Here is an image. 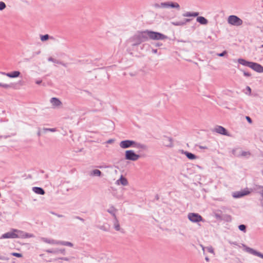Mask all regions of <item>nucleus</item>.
I'll return each mask as SVG.
<instances>
[{
  "label": "nucleus",
  "mask_w": 263,
  "mask_h": 263,
  "mask_svg": "<svg viewBox=\"0 0 263 263\" xmlns=\"http://www.w3.org/2000/svg\"><path fill=\"white\" fill-rule=\"evenodd\" d=\"M167 39V36L162 33L153 31L146 30L143 31H138L129 39L132 42V46H136L142 42L148 41V39L153 40H163Z\"/></svg>",
  "instance_id": "obj_1"
},
{
  "label": "nucleus",
  "mask_w": 263,
  "mask_h": 263,
  "mask_svg": "<svg viewBox=\"0 0 263 263\" xmlns=\"http://www.w3.org/2000/svg\"><path fill=\"white\" fill-rule=\"evenodd\" d=\"M238 63L243 66L248 67L258 73L263 72V66L256 62L249 61L242 58L238 59Z\"/></svg>",
  "instance_id": "obj_2"
},
{
  "label": "nucleus",
  "mask_w": 263,
  "mask_h": 263,
  "mask_svg": "<svg viewBox=\"0 0 263 263\" xmlns=\"http://www.w3.org/2000/svg\"><path fill=\"white\" fill-rule=\"evenodd\" d=\"M119 145L121 148L123 149L128 148L130 147L141 148L143 150H146L147 149V146L146 145L130 140H125L121 141L120 142Z\"/></svg>",
  "instance_id": "obj_3"
},
{
  "label": "nucleus",
  "mask_w": 263,
  "mask_h": 263,
  "mask_svg": "<svg viewBox=\"0 0 263 263\" xmlns=\"http://www.w3.org/2000/svg\"><path fill=\"white\" fill-rule=\"evenodd\" d=\"M228 23L233 26H239L242 24L243 21L238 16L231 15L228 18Z\"/></svg>",
  "instance_id": "obj_4"
},
{
  "label": "nucleus",
  "mask_w": 263,
  "mask_h": 263,
  "mask_svg": "<svg viewBox=\"0 0 263 263\" xmlns=\"http://www.w3.org/2000/svg\"><path fill=\"white\" fill-rule=\"evenodd\" d=\"M253 191L252 189H250V190L248 188H246L240 191H236L232 193V197L234 198H240L245 196L249 195L251 192Z\"/></svg>",
  "instance_id": "obj_5"
},
{
  "label": "nucleus",
  "mask_w": 263,
  "mask_h": 263,
  "mask_svg": "<svg viewBox=\"0 0 263 263\" xmlns=\"http://www.w3.org/2000/svg\"><path fill=\"white\" fill-rule=\"evenodd\" d=\"M140 158V156L136 154L133 150H127L125 153L126 160L135 161Z\"/></svg>",
  "instance_id": "obj_6"
},
{
  "label": "nucleus",
  "mask_w": 263,
  "mask_h": 263,
  "mask_svg": "<svg viewBox=\"0 0 263 263\" xmlns=\"http://www.w3.org/2000/svg\"><path fill=\"white\" fill-rule=\"evenodd\" d=\"M241 245L242 247L243 250L245 251L263 259V253L259 251H257V250H254L251 248L249 247L245 244L241 243Z\"/></svg>",
  "instance_id": "obj_7"
},
{
  "label": "nucleus",
  "mask_w": 263,
  "mask_h": 263,
  "mask_svg": "<svg viewBox=\"0 0 263 263\" xmlns=\"http://www.w3.org/2000/svg\"><path fill=\"white\" fill-rule=\"evenodd\" d=\"M14 232H15V238H32L34 237V236L32 234L26 233L24 231L19 230L17 229L14 230Z\"/></svg>",
  "instance_id": "obj_8"
},
{
  "label": "nucleus",
  "mask_w": 263,
  "mask_h": 263,
  "mask_svg": "<svg viewBox=\"0 0 263 263\" xmlns=\"http://www.w3.org/2000/svg\"><path fill=\"white\" fill-rule=\"evenodd\" d=\"M213 132H216L223 136H229L230 134L228 130L224 127L220 125H216L212 130Z\"/></svg>",
  "instance_id": "obj_9"
},
{
  "label": "nucleus",
  "mask_w": 263,
  "mask_h": 263,
  "mask_svg": "<svg viewBox=\"0 0 263 263\" xmlns=\"http://www.w3.org/2000/svg\"><path fill=\"white\" fill-rule=\"evenodd\" d=\"M15 229H12V230L10 232H7L2 235L0 237V239H5V238H15V232H14Z\"/></svg>",
  "instance_id": "obj_10"
},
{
  "label": "nucleus",
  "mask_w": 263,
  "mask_h": 263,
  "mask_svg": "<svg viewBox=\"0 0 263 263\" xmlns=\"http://www.w3.org/2000/svg\"><path fill=\"white\" fill-rule=\"evenodd\" d=\"M163 144L167 147H171L173 145V139L172 138L169 137L164 136L163 139Z\"/></svg>",
  "instance_id": "obj_11"
},
{
  "label": "nucleus",
  "mask_w": 263,
  "mask_h": 263,
  "mask_svg": "<svg viewBox=\"0 0 263 263\" xmlns=\"http://www.w3.org/2000/svg\"><path fill=\"white\" fill-rule=\"evenodd\" d=\"M45 251L49 253H53V254H55L61 253L63 255H65L66 253V250H65V249H64V248L61 249H55V250L48 249V250H46Z\"/></svg>",
  "instance_id": "obj_12"
},
{
  "label": "nucleus",
  "mask_w": 263,
  "mask_h": 263,
  "mask_svg": "<svg viewBox=\"0 0 263 263\" xmlns=\"http://www.w3.org/2000/svg\"><path fill=\"white\" fill-rule=\"evenodd\" d=\"M2 73L3 74L7 76V77H8L9 78H12L18 77L21 74L20 72L18 71H14L12 72H9V73L2 72Z\"/></svg>",
  "instance_id": "obj_13"
},
{
  "label": "nucleus",
  "mask_w": 263,
  "mask_h": 263,
  "mask_svg": "<svg viewBox=\"0 0 263 263\" xmlns=\"http://www.w3.org/2000/svg\"><path fill=\"white\" fill-rule=\"evenodd\" d=\"M128 182L127 179L126 178L124 177L122 175H121V176L120 177L119 179H118L116 181V184H117L118 185L121 184L124 186L127 185L128 184Z\"/></svg>",
  "instance_id": "obj_14"
},
{
  "label": "nucleus",
  "mask_w": 263,
  "mask_h": 263,
  "mask_svg": "<svg viewBox=\"0 0 263 263\" xmlns=\"http://www.w3.org/2000/svg\"><path fill=\"white\" fill-rule=\"evenodd\" d=\"M50 103L52 104V105L55 107H58L62 105L61 101L57 98H52L50 100Z\"/></svg>",
  "instance_id": "obj_15"
},
{
  "label": "nucleus",
  "mask_w": 263,
  "mask_h": 263,
  "mask_svg": "<svg viewBox=\"0 0 263 263\" xmlns=\"http://www.w3.org/2000/svg\"><path fill=\"white\" fill-rule=\"evenodd\" d=\"M175 8L178 10H179L180 9V5L178 3L173 2H167V8Z\"/></svg>",
  "instance_id": "obj_16"
},
{
  "label": "nucleus",
  "mask_w": 263,
  "mask_h": 263,
  "mask_svg": "<svg viewBox=\"0 0 263 263\" xmlns=\"http://www.w3.org/2000/svg\"><path fill=\"white\" fill-rule=\"evenodd\" d=\"M188 218L192 222H197V213H190Z\"/></svg>",
  "instance_id": "obj_17"
},
{
  "label": "nucleus",
  "mask_w": 263,
  "mask_h": 263,
  "mask_svg": "<svg viewBox=\"0 0 263 263\" xmlns=\"http://www.w3.org/2000/svg\"><path fill=\"white\" fill-rule=\"evenodd\" d=\"M41 240L44 242L52 244V245H58V240H55L53 239H48L45 237H42L41 238Z\"/></svg>",
  "instance_id": "obj_18"
},
{
  "label": "nucleus",
  "mask_w": 263,
  "mask_h": 263,
  "mask_svg": "<svg viewBox=\"0 0 263 263\" xmlns=\"http://www.w3.org/2000/svg\"><path fill=\"white\" fill-rule=\"evenodd\" d=\"M32 191L36 194L41 195H44L45 193V191L40 187H33L32 188Z\"/></svg>",
  "instance_id": "obj_19"
},
{
  "label": "nucleus",
  "mask_w": 263,
  "mask_h": 263,
  "mask_svg": "<svg viewBox=\"0 0 263 263\" xmlns=\"http://www.w3.org/2000/svg\"><path fill=\"white\" fill-rule=\"evenodd\" d=\"M232 220V217L229 214H222L221 217V221H224L227 222H230Z\"/></svg>",
  "instance_id": "obj_20"
},
{
  "label": "nucleus",
  "mask_w": 263,
  "mask_h": 263,
  "mask_svg": "<svg viewBox=\"0 0 263 263\" xmlns=\"http://www.w3.org/2000/svg\"><path fill=\"white\" fill-rule=\"evenodd\" d=\"M208 20L203 16H198V23L201 25H206L208 24Z\"/></svg>",
  "instance_id": "obj_21"
},
{
  "label": "nucleus",
  "mask_w": 263,
  "mask_h": 263,
  "mask_svg": "<svg viewBox=\"0 0 263 263\" xmlns=\"http://www.w3.org/2000/svg\"><path fill=\"white\" fill-rule=\"evenodd\" d=\"M182 153L185 154V156L190 160H193L196 158V156L191 153L188 152L187 151H182Z\"/></svg>",
  "instance_id": "obj_22"
},
{
  "label": "nucleus",
  "mask_w": 263,
  "mask_h": 263,
  "mask_svg": "<svg viewBox=\"0 0 263 263\" xmlns=\"http://www.w3.org/2000/svg\"><path fill=\"white\" fill-rule=\"evenodd\" d=\"M154 6L156 8H167V2L161 3L160 4L156 3Z\"/></svg>",
  "instance_id": "obj_23"
},
{
  "label": "nucleus",
  "mask_w": 263,
  "mask_h": 263,
  "mask_svg": "<svg viewBox=\"0 0 263 263\" xmlns=\"http://www.w3.org/2000/svg\"><path fill=\"white\" fill-rule=\"evenodd\" d=\"M182 16L184 17H196L197 16V12H186L182 14Z\"/></svg>",
  "instance_id": "obj_24"
},
{
  "label": "nucleus",
  "mask_w": 263,
  "mask_h": 263,
  "mask_svg": "<svg viewBox=\"0 0 263 263\" xmlns=\"http://www.w3.org/2000/svg\"><path fill=\"white\" fill-rule=\"evenodd\" d=\"M58 245L68 246L70 247H72L73 246V243L70 242L61 240H58Z\"/></svg>",
  "instance_id": "obj_25"
},
{
  "label": "nucleus",
  "mask_w": 263,
  "mask_h": 263,
  "mask_svg": "<svg viewBox=\"0 0 263 263\" xmlns=\"http://www.w3.org/2000/svg\"><path fill=\"white\" fill-rule=\"evenodd\" d=\"M98 228L101 230L108 232L109 231L110 226L108 224H104L102 226H98Z\"/></svg>",
  "instance_id": "obj_26"
},
{
  "label": "nucleus",
  "mask_w": 263,
  "mask_h": 263,
  "mask_svg": "<svg viewBox=\"0 0 263 263\" xmlns=\"http://www.w3.org/2000/svg\"><path fill=\"white\" fill-rule=\"evenodd\" d=\"M48 61L49 62H52L57 63V64H61V65H63L64 66H66L65 64H64V63H62V62L58 61L52 57H49L48 59Z\"/></svg>",
  "instance_id": "obj_27"
},
{
  "label": "nucleus",
  "mask_w": 263,
  "mask_h": 263,
  "mask_svg": "<svg viewBox=\"0 0 263 263\" xmlns=\"http://www.w3.org/2000/svg\"><path fill=\"white\" fill-rule=\"evenodd\" d=\"M115 221H114V228L116 231H120V226L119 222V221L118 220L117 217L115 218Z\"/></svg>",
  "instance_id": "obj_28"
},
{
  "label": "nucleus",
  "mask_w": 263,
  "mask_h": 263,
  "mask_svg": "<svg viewBox=\"0 0 263 263\" xmlns=\"http://www.w3.org/2000/svg\"><path fill=\"white\" fill-rule=\"evenodd\" d=\"M90 175L91 176H101L102 175V172L97 169L93 170L91 172Z\"/></svg>",
  "instance_id": "obj_29"
},
{
  "label": "nucleus",
  "mask_w": 263,
  "mask_h": 263,
  "mask_svg": "<svg viewBox=\"0 0 263 263\" xmlns=\"http://www.w3.org/2000/svg\"><path fill=\"white\" fill-rule=\"evenodd\" d=\"M238 228L240 231H242L243 233H246L247 232V226L245 224H241L238 226Z\"/></svg>",
  "instance_id": "obj_30"
},
{
  "label": "nucleus",
  "mask_w": 263,
  "mask_h": 263,
  "mask_svg": "<svg viewBox=\"0 0 263 263\" xmlns=\"http://www.w3.org/2000/svg\"><path fill=\"white\" fill-rule=\"evenodd\" d=\"M251 153L250 152H245L242 151H239V157H245L247 155H250Z\"/></svg>",
  "instance_id": "obj_31"
},
{
  "label": "nucleus",
  "mask_w": 263,
  "mask_h": 263,
  "mask_svg": "<svg viewBox=\"0 0 263 263\" xmlns=\"http://www.w3.org/2000/svg\"><path fill=\"white\" fill-rule=\"evenodd\" d=\"M115 211L116 209L113 206L107 210V212L111 214L114 216V218L117 217L115 213Z\"/></svg>",
  "instance_id": "obj_32"
},
{
  "label": "nucleus",
  "mask_w": 263,
  "mask_h": 263,
  "mask_svg": "<svg viewBox=\"0 0 263 263\" xmlns=\"http://www.w3.org/2000/svg\"><path fill=\"white\" fill-rule=\"evenodd\" d=\"M191 21V19H190V18H185L183 22H177L175 24L176 25H183Z\"/></svg>",
  "instance_id": "obj_33"
},
{
  "label": "nucleus",
  "mask_w": 263,
  "mask_h": 263,
  "mask_svg": "<svg viewBox=\"0 0 263 263\" xmlns=\"http://www.w3.org/2000/svg\"><path fill=\"white\" fill-rule=\"evenodd\" d=\"M50 37L52 38V37H50L48 34H45L41 35V40L43 42L46 41L48 40Z\"/></svg>",
  "instance_id": "obj_34"
},
{
  "label": "nucleus",
  "mask_w": 263,
  "mask_h": 263,
  "mask_svg": "<svg viewBox=\"0 0 263 263\" xmlns=\"http://www.w3.org/2000/svg\"><path fill=\"white\" fill-rule=\"evenodd\" d=\"M216 55L220 57H228V51L227 50H224L221 53H217Z\"/></svg>",
  "instance_id": "obj_35"
},
{
  "label": "nucleus",
  "mask_w": 263,
  "mask_h": 263,
  "mask_svg": "<svg viewBox=\"0 0 263 263\" xmlns=\"http://www.w3.org/2000/svg\"><path fill=\"white\" fill-rule=\"evenodd\" d=\"M214 217L216 218V219L219 221H221V217H222V215L220 214H219L218 213H214Z\"/></svg>",
  "instance_id": "obj_36"
},
{
  "label": "nucleus",
  "mask_w": 263,
  "mask_h": 263,
  "mask_svg": "<svg viewBox=\"0 0 263 263\" xmlns=\"http://www.w3.org/2000/svg\"><path fill=\"white\" fill-rule=\"evenodd\" d=\"M0 87H3L5 88H9L12 87V84H7L0 83Z\"/></svg>",
  "instance_id": "obj_37"
},
{
  "label": "nucleus",
  "mask_w": 263,
  "mask_h": 263,
  "mask_svg": "<svg viewBox=\"0 0 263 263\" xmlns=\"http://www.w3.org/2000/svg\"><path fill=\"white\" fill-rule=\"evenodd\" d=\"M43 130L44 133H46V132H54L56 131V128H44L43 129Z\"/></svg>",
  "instance_id": "obj_38"
},
{
  "label": "nucleus",
  "mask_w": 263,
  "mask_h": 263,
  "mask_svg": "<svg viewBox=\"0 0 263 263\" xmlns=\"http://www.w3.org/2000/svg\"><path fill=\"white\" fill-rule=\"evenodd\" d=\"M241 71L243 72V76L247 77H250L251 76V73L249 72H247L243 69H240Z\"/></svg>",
  "instance_id": "obj_39"
},
{
  "label": "nucleus",
  "mask_w": 263,
  "mask_h": 263,
  "mask_svg": "<svg viewBox=\"0 0 263 263\" xmlns=\"http://www.w3.org/2000/svg\"><path fill=\"white\" fill-rule=\"evenodd\" d=\"M239 150V148L233 149L232 151V154L236 157H239V153L237 151Z\"/></svg>",
  "instance_id": "obj_40"
},
{
  "label": "nucleus",
  "mask_w": 263,
  "mask_h": 263,
  "mask_svg": "<svg viewBox=\"0 0 263 263\" xmlns=\"http://www.w3.org/2000/svg\"><path fill=\"white\" fill-rule=\"evenodd\" d=\"M246 89L247 91V92H246V94L248 95H251V92H252V89H251V87L249 86H247L246 88Z\"/></svg>",
  "instance_id": "obj_41"
},
{
  "label": "nucleus",
  "mask_w": 263,
  "mask_h": 263,
  "mask_svg": "<svg viewBox=\"0 0 263 263\" xmlns=\"http://www.w3.org/2000/svg\"><path fill=\"white\" fill-rule=\"evenodd\" d=\"M11 255L13 256L19 257V258L22 257L23 256L22 254L18 253H15V252H13V253H11Z\"/></svg>",
  "instance_id": "obj_42"
},
{
  "label": "nucleus",
  "mask_w": 263,
  "mask_h": 263,
  "mask_svg": "<svg viewBox=\"0 0 263 263\" xmlns=\"http://www.w3.org/2000/svg\"><path fill=\"white\" fill-rule=\"evenodd\" d=\"M6 8V4L3 2H0V10H3Z\"/></svg>",
  "instance_id": "obj_43"
},
{
  "label": "nucleus",
  "mask_w": 263,
  "mask_h": 263,
  "mask_svg": "<svg viewBox=\"0 0 263 263\" xmlns=\"http://www.w3.org/2000/svg\"><path fill=\"white\" fill-rule=\"evenodd\" d=\"M206 249L209 252L214 254V250L212 246L207 247Z\"/></svg>",
  "instance_id": "obj_44"
},
{
  "label": "nucleus",
  "mask_w": 263,
  "mask_h": 263,
  "mask_svg": "<svg viewBox=\"0 0 263 263\" xmlns=\"http://www.w3.org/2000/svg\"><path fill=\"white\" fill-rule=\"evenodd\" d=\"M228 242L229 243H230V245H235V246H238L239 247H240V246H239L238 243L236 242V241H231V240H229L228 241Z\"/></svg>",
  "instance_id": "obj_45"
},
{
  "label": "nucleus",
  "mask_w": 263,
  "mask_h": 263,
  "mask_svg": "<svg viewBox=\"0 0 263 263\" xmlns=\"http://www.w3.org/2000/svg\"><path fill=\"white\" fill-rule=\"evenodd\" d=\"M246 119L248 123H249L250 124L252 123V122H253L252 120L249 116H246Z\"/></svg>",
  "instance_id": "obj_46"
},
{
  "label": "nucleus",
  "mask_w": 263,
  "mask_h": 263,
  "mask_svg": "<svg viewBox=\"0 0 263 263\" xmlns=\"http://www.w3.org/2000/svg\"><path fill=\"white\" fill-rule=\"evenodd\" d=\"M75 219H78L82 222H84V219L82 218H81V217L80 216H75L73 217Z\"/></svg>",
  "instance_id": "obj_47"
},
{
  "label": "nucleus",
  "mask_w": 263,
  "mask_h": 263,
  "mask_svg": "<svg viewBox=\"0 0 263 263\" xmlns=\"http://www.w3.org/2000/svg\"><path fill=\"white\" fill-rule=\"evenodd\" d=\"M256 186L257 187V189H262V190L261 192H259V194L261 195V196L263 197V186H261V185H256Z\"/></svg>",
  "instance_id": "obj_48"
},
{
  "label": "nucleus",
  "mask_w": 263,
  "mask_h": 263,
  "mask_svg": "<svg viewBox=\"0 0 263 263\" xmlns=\"http://www.w3.org/2000/svg\"><path fill=\"white\" fill-rule=\"evenodd\" d=\"M204 221V219H203L202 217L198 214V222H200V221Z\"/></svg>",
  "instance_id": "obj_49"
},
{
  "label": "nucleus",
  "mask_w": 263,
  "mask_h": 263,
  "mask_svg": "<svg viewBox=\"0 0 263 263\" xmlns=\"http://www.w3.org/2000/svg\"><path fill=\"white\" fill-rule=\"evenodd\" d=\"M53 215H55V216H57V217H59V218H61V217H63L64 216L63 215H61V214H56V213H54L53 212H52L51 213Z\"/></svg>",
  "instance_id": "obj_50"
},
{
  "label": "nucleus",
  "mask_w": 263,
  "mask_h": 263,
  "mask_svg": "<svg viewBox=\"0 0 263 263\" xmlns=\"http://www.w3.org/2000/svg\"><path fill=\"white\" fill-rule=\"evenodd\" d=\"M257 28H258L261 32L263 33V25L262 26H258L257 27Z\"/></svg>",
  "instance_id": "obj_51"
},
{
  "label": "nucleus",
  "mask_w": 263,
  "mask_h": 263,
  "mask_svg": "<svg viewBox=\"0 0 263 263\" xmlns=\"http://www.w3.org/2000/svg\"><path fill=\"white\" fill-rule=\"evenodd\" d=\"M60 259L65 261H69L70 260L68 257H61Z\"/></svg>",
  "instance_id": "obj_52"
},
{
  "label": "nucleus",
  "mask_w": 263,
  "mask_h": 263,
  "mask_svg": "<svg viewBox=\"0 0 263 263\" xmlns=\"http://www.w3.org/2000/svg\"><path fill=\"white\" fill-rule=\"evenodd\" d=\"M158 50L156 49H152V52L153 53L156 54L157 53Z\"/></svg>",
  "instance_id": "obj_53"
},
{
  "label": "nucleus",
  "mask_w": 263,
  "mask_h": 263,
  "mask_svg": "<svg viewBox=\"0 0 263 263\" xmlns=\"http://www.w3.org/2000/svg\"><path fill=\"white\" fill-rule=\"evenodd\" d=\"M114 141V140L113 139H109L108 141H107L106 143H108V144H110V143H112Z\"/></svg>",
  "instance_id": "obj_54"
},
{
  "label": "nucleus",
  "mask_w": 263,
  "mask_h": 263,
  "mask_svg": "<svg viewBox=\"0 0 263 263\" xmlns=\"http://www.w3.org/2000/svg\"><path fill=\"white\" fill-rule=\"evenodd\" d=\"M162 45V43H157L155 44V46L156 47H159V46H161Z\"/></svg>",
  "instance_id": "obj_55"
},
{
  "label": "nucleus",
  "mask_w": 263,
  "mask_h": 263,
  "mask_svg": "<svg viewBox=\"0 0 263 263\" xmlns=\"http://www.w3.org/2000/svg\"><path fill=\"white\" fill-rule=\"evenodd\" d=\"M42 80H37V81H36L35 83H36V84H37V85H39V84H41V83H42Z\"/></svg>",
  "instance_id": "obj_56"
},
{
  "label": "nucleus",
  "mask_w": 263,
  "mask_h": 263,
  "mask_svg": "<svg viewBox=\"0 0 263 263\" xmlns=\"http://www.w3.org/2000/svg\"><path fill=\"white\" fill-rule=\"evenodd\" d=\"M37 135L39 137L41 136V130H40V128L39 129V131L37 133Z\"/></svg>",
  "instance_id": "obj_57"
},
{
  "label": "nucleus",
  "mask_w": 263,
  "mask_h": 263,
  "mask_svg": "<svg viewBox=\"0 0 263 263\" xmlns=\"http://www.w3.org/2000/svg\"><path fill=\"white\" fill-rule=\"evenodd\" d=\"M198 147L201 149H208L206 146H198Z\"/></svg>",
  "instance_id": "obj_58"
},
{
  "label": "nucleus",
  "mask_w": 263,
  "mask_h": 263,
  "mask_svg": "<svg viewBox=\"0 0 263 263\" xmlns=\"http://www.w3.org/2000/svg\"><path fill=\"white\" fill-rule=\"evenodd\" d=\"M205 260H206V262H210V259L208 256H205Z\"/></svg>",
  "instance_id": "obj_59"
},
{
  "label": "nucleus",
  "mask_w": 263,
  "mask_h": 263,
  "mask_svg": "<svg viewBox=\"0 0 263 263\" xmlns=\"http://www.w3.org/2000/svg\"><path fill=\"white\" fill-rule=\"evenodd\" d=\"M159 199V196L158 195H156V196H155V199L157 200H158Z\"/></svg>",
  "instance_id": "obj_60"
},
{
  "label": "nucleus",
  "mask_w": 263,
  "mask_h": 263,
  "mask_svg": "<svg viewBox=\"0 0 263 263\" xmlns=\"http://www.w3.org/2000/svg\"><path fill=\"white\" fill-rule=\"evenodd\" d=\"M200 246L202 247V250L203 251V252H204V249H205V248L202 245H200Z\"/></svg>",
  "instance_id": "obj_61"
},
{
  "label": "nucleus",
  "mask_w": 263,
  "mask_h": 263,
  "mask_svg": "<svg viewBox=\"0 0 263 263\" xmlns=\"http://www.w3.org/2000/svg\"><path fill=\"white\" fill-rule=\"evenodd\" d=\"M0 259L4 260V259H5V258L4 257L1 256V257H0Z\"/></svg>",
  "instance_id": "obj_62"
},
{
  "label": "nucleus",
  "mask_w": 263,
  "mask_h": 263,
  "mask_svg": "<svg viewBox=\"0 0 263 263\" xmlns=\"http://www.w3.org/2000/svg\"><path fill=\"white\" fill-rule=\"evenodd\" d=\"M40 52H41V51H37V52L36 53V54H40Z\"/></svg>",
  "instance_id": "obj_63"
},
{
  "label": "nucleus",
  "mask_w": 263,
  "mask_h": 263,
  "mask_svg": "<svg viewBox=\"0 0 263 263\" xmlns=\"http://www.w3.org/2000/svg\"><path fill=\"white\" fill-rule=\"evenodd\" d=\"M260 48H263V44L261 45Z\"/></svg>",
  "instance_id": "obj_64"
}]
</instances>
